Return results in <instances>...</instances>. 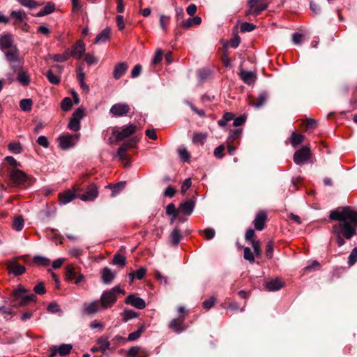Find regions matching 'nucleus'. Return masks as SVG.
<instances>
[{"instance_id":"17","label":"nucleus","mask_w":357,"mask_h":357,"mask_svg":"<svg viewBox=\"0 0 357 357\" xmlns=\"http://www.w3.org/2000/svg\"><path fill=\"white\" fill-rule=\"evenodd\" d=\"M195 206V202L192 199H188L180 204L178 211L186 215H190L192 213Z\"/></svg>"},{"instance_id":"61","label":"nucleus","mask_w":357,"mask_h":357,"mask_svg":"<svg viewBox=\"0 0 357 357\" xmlns=\"http://www.w3.org/2000/svg\"><path fill=\"white\" fill-rule=\"evenodd\" d=\"M169 17H167L164 15H160V25L161 29L163 31H166L167 28Z\"/></svg>"},{"instance_id":"34","label":"nucleus","mask_w":357,"mask_h":357,"mask_svg":"<svg viewBox=\"0 0 357 357\" xmlns=\"http://www.w3.org/2000/svg\"><path fill=\"white\" fill-rule=\"evenodd\" d=\"M33 261L34 264L42 266H48L50 264V259L42 255L34 256Z\"/></svg>"},{"instance_id":"13","label":"nucleus","mask_w":357,"mask_h":357,"mask_svg":"<svg viewBox=\"0 0 357 357\" xmlns=\"http://www.w3.org/2000/svg\"><path fill=\"white\" fill-rule=\"evenodd\" d=\"M126 303L129 304L134 307L142 310L146 307V302L144 299L137 297L135 294L129 295L125 300Z\"/></svg>"},{"instance_id":"59","label":"nucleus","mask_w":357,"mask_h":357,"mask_svg":"<svg viewBox=\"0 0 357 357\" xmlns=\"http://www.w3.org/2000/svg\"><path fill=\"white\" fill-rule=\"evenodd\" d=\"M244 258L245 259L249 261L251 263L255 261V257L251 250L246 247L244 248Z\"/></svg>"},{"instance_id":"62","label":"nucleus","mask_w":357,"mask_h":357,"mask_svg":"<svg viewBox=\"0 0 357 357\" xmlns=\"http://www.w3.org/2000/svg\"><path fill=\"white\" fill-rule=\"evenodd\" d=\"M37 142L44 148H48L50 145L47 138L43 135L38 137Z\"/></svg>"},{"instance_id":"11","label":"nucleus","mask_w":357,"mask_h":357,"mask_svg":"<svg viewBox=\"0 0 357 357\" xmlns=\"http://www.w3.org/2000/svg\"><path fill=\"white\" fill-rule=\"evenodd\" d=\"M136 129V126L130 124L123 127L121 131H114V134L116 136V141L120 142L135 133Z\"/></svg>"},{"instance_id":"19","label":"nucleus","mask_w":357,"mask_h":357,"mask_svg":"<svg viewBox=\"0 0 357 357\" xmlns=\"http://www.w3.org/2000/svg\"><path fill=\"white\" fill-rule=\"evenodd\" d=\"M75 198V194L70 190H66L59 194V202L60 205H65Z\"/></svg>"},{"instance_id":"55","label":"nucleus","mask_w":357,"mask_h":357,"mask_svg":"<svg viewBox=\"0 0 357 357\" xmlns=\"http://www.w3.org/2000/svg\"><path fill=\"white\" fill-rule=\"evenodd\" d=\"M357 261V247L354 248L351 252L349 258H348V264L349 265L353 266Z\"/></svg>"},{"instance_id":"64","label":"nucleus","mask_w":357,"mask_h":357,"mask_svg":"<svg viewBox=\"0 0 357 357\" xmlns=\"http://www.w3.org/2000/svg\"><path fill=\"white\" fill-rule=\"evenodd\" d=\"M215 301V298L213 297H211L209 299L204 301L202 304L203 307L206 310H209L213 306Z\"/></svg>"},{"instance_id":"48","label":"nucleus","mask_w":357,"mask_h":357,"mask_svg":"<svg viewBox=\"0 0 357 357\" xmlns=\"http://www.w3.org/2000/svg\"><path fill=\"white\" fill-rule=\"evenodd\" d=\"M112 264L120 267L126 265V257L121 255H115L112 261Z\"/></svg>"},{"instance_id":"29","label":"nucleus","mask_w":357,"mask_h":357,"mask_svg":"<svg viewBox=\"0 0 357 357\" xmlns=\"http://www.w3.org/2000/svg\"><path fill=\"white\" fill-rule=\"evenodd\" d=\"M49 57L54 62H64L70 57V50H66L63 54L49 55Z\"/></svg>"},{"instance_id":"36","label":"nucleus","mask_w":357,"mask_h":357,"mask_svg":"<svg viewBox=\"0 0 357 357\" xmlns=\"http://www.w3.org/2000/svg\"><path fill=\"white\" fill-rule=\"evenodd\" d=\"M97 344H98V349H100V351L102 353H104L106 350L109 349L110 347V343L108 341V337H99L97 340Z\"/></svg>"},{"instance_id":"54","label":"nucleus","mask_w":357,"mask_h":357,"mask_svg":"<svg viewBox=\"0 0 357 357\" xmlns=\"http://www.w3.org/2000/svg\"><path fill=\"white\" fill-rule=\"evenodd\" d=\"M68 128L73 131H78L80 130V121L71 119L68 123Z\"/></svg>"},{"instance_id":"56","label":"nucleus","mask_w":357,"mask_h":357,"mask_svg":"<svg viewBox=\"0 0 357 357\" xmlns=\"http://www.w3.org/2000/svg\"><path fill=\"white\" fill-rule=\"evenodd\" d=\"M256 26L250 22H243L241 25V31L242 32H250L253 31Z\"/></svg>"},{"instance_id":"18","label":"nucleus","mask_w":357,"mask_h":357,"mask_svg":"<svg viewBox=\"0 0 357 357\" xmlns=\"http://www.w3.org/2000/svg\"><path fill=\"white\" fill-rule=\"evenodd\" d=\"M13 47H17L13 45V38L11 34H6L0 38V49L10 50Z\"/></svg>"},{"instance_id":"9","label":"nucleus","mask_w":357,"mask_h":357,"mask_svg":"<svg viewBox=\"0 0 357 357\" xmlns=\"http://www.w3.org/2000/svg\"><path fill=\"white\" fill-rule=\"evenodd\" d=\"M130 110V107L127 103H116L111 107L109 112L114 116H126Z\"/></svg>"},{"instance_id":"33","label":"nucleus","mask_w":357,"mask_h":357,"mask_svg":"<svg viewBox=\"0 0 357 357\" xmlns=\"http://www.w3.org/2000/svg\"><path fill=\"white\" fill-rule=\"evenodd\" d=\"M17 80L22 86H28L30 83V78L26 71L19 70Z\"/></svg>"},{"instance_id":"15","label":"nucleus","mask_w":357,"mask_h":357,"mask_svg":"<svg viewBox=\"0 0 357 357\" xmlns=\"http://www.w3.org/2000/svg\"><path fill=\"white\" fill-rule=\"evenodd\" d=\"M72 349L71 344H61L59 347L54 346L51 348V354L50 357H54L56 354L63 356L70 352Z\"/></svg>"},{"instance_id":"43","label":"nucleus","mask_w":357,"mask_h":357,"mask_svg":"<svg viewBox=\"0 0 357 357\" xmlns=\"http://www.w3.org/2000/svg\"><path fill=\"white\" fill-rule=\"evenodd\" d=\"M242 133V130L240 128L235 129L234 130H231L229 135L227 138L228 144H231L234 142L236 139H238Z\"/></svg>"},{"instance_id":"63","label":"nucleus","mask_w":357,"mask_h":357,"mask_svg":"<svg viewBox=\"0 0 357 357\" xmlns=\"http://www.w3.org/2000/svg\"><path fill=\"white\" fill-rule=\"evenodd\" d=\"M225 147L224 145H220L218 147H216L214 150V155L217 158H222L223 157L222 152L225 151Z\"/></svg>"},{"instance_id":"25","label":"nucleus","mask_w":357,"mask_h":357,"mask_svg":"<svg viewBox=\"0 0 357 357\" xmlns=\"http://www.w3.org/2000/svg\"><path fill=\"white\" fill-rule=\"evenodd\" d=\"M241 77L245 84L249 85L254 84L257 79V77L254 73L246 70L241 71Z\"/></svg>"},{"instance_id":"2","label":"nucleus","mask_w":357,"mask_h":357,"mask_svg":"<svg viewBox=\"0 0 357 357\" xmlns=\"http://www.w3.org/2000/svg\"><path fill=\"white\" fill-rule=\"evenodd\" d=\"M117 294H124V291L118 286L102 292L99 301L102 310L110 308L115 304Z\"/></svg>"},{"instance_id":"6","label":"nucleus","mask_w":357,"mask_h":357,"mask_svg":"<svg viewBox=\"0 0 357 357\" xmlns=\"http://www.w3.org/2000/svg\"><path fill=\"white\" fill-rule=\"evenodd\" d=\"M9 176L11 181L15 185H23L29 178L25 172L18 169H12L10 172Z\"/></svg>"},{"instance_id":"53","label":"nucleus","mask_w":357,"mask_h":357,"mask_svg":"<svg viewBox=\"0 0 357 357\" xmlns=\"http://www.w3.org/2000/svg\"><path fill=\"white\" fill-rule=\"evenodd\" d=\"M72 100L69 97L63 99L61 107L63 111H69L72 107Z\"/></svg>"},{"instance_id":"3","label":"nucleus","mask_w":357,"mask_h":357,"mask_svg":"<svg viewBox=\"0 0 357 357\" xmlns=\"http://www.w3.org/2000/svg\"><path fill=\"white\" fill-rule=\"evenodd\" d=\"M5 56L14 72H17L22 68L17 47H13L11 50L5 52Z\"/></svg>"},{"instance_id":"20","label":"nucleus","mask_w":357,"mask_h":357,"mask_svg":"<svg viewBox=\"0 0 357 357\" xmlns=\"http://www.w3.org/2000/svg\"><path fill=\"white\" fill-rule=\"evenodd\" d=\"M98 195V192L97 188L95 185H90L85 194L82 195L80 199L82 201H93L94 200Z\"/></svg>"},{"instance_id":"45","label":"nucleus","mask_w":357,"mask_h":357,"mask_svg":"<svg viewBox=\"0 0 357 357\" xmlns=\"http://www.w3.org/2000/svg\"><path fill=\"white\" fill-rule=\"evenodd\" d=\"M144 331V326H141L137 331H135L128 335L127 340L128 341H135V340H137L140 337L141 334L142 333V332Z\"/></svg>"},{"instance_id":"23","label":"nucleus","mask_w":357,"mask_h":357,"mask_svg":"<svg viewBox=\"0 0 357 357\" xmlns=\"http://www.w3.org/2000/svg\"><path fill=\"white\" fill-rule=\"evenodd\" d=\"M115 273L107 267L102 268L101 271L102 280L106 284L112 282L115 278Z\"/></svg>"},{"instance_id":"27","label":"nucleus","mask_w":357,"mask_h":357,"mask_svg":"<svg viewBox=\"0 0 357 357\" xmlns=\"http://www.w3.org/2000/svg\"><path fill=\"white\" fill-rule=\"evenodd\" d=\"M283 287V282L278 278H275L266 282V287L271 291H278Z\"/></svg>"},{"instance_id":"21","label":"nucleus","mask_w":357,"mask_h":357,"mask_svg":"<svg viewBox=\"0 0 357 357\" xmlns=\"http://www.w3.org/2000/svg\"><path fill=\"white\" fill-rule=\"evenodd\" d=\"M128 65L125 62L117 63L114 68L113 76L116 79H120L128 70Z\"/></svg>"},{"instance_id":"8","label":"nucleus","mask_w":357,"mask_h":357,"mask_svg":"<svg viewBox=\"0 0 357 357\" xmlns=\"http://www.w3.org/2000/svg\"><path fill=\"white\" fill-rule=\"evenodd\" d=\"M260 0H249L248 6L250 10L246 11V15L254 14L255 15H259L261 11L267 8L268 4L266 3H259Z\"/></svg>"},{"instance_id":"49","label":"nucleus","mask_w":357,"mask_h":357,"mask_svg":"<svg viewBox=\"0 0 357 357\" xmlns=\"http://www.w3.org/2000/svg\"><path fill=\"white\" fill-rule=\"evenodd\" d=\"M170 238L173 245H178L181 241L179 230L178 229H174L170 234Z\"/></svg>"},{"instance_id":"7","label":"nucleus","mask_w":357,"mask_h":357,"mask_svg":"<svg viewBox=\"0 0 357 357\" xmlns=\"http://www.w3.org/2000/svg\"><path fill=\"white\" fill-rule=\"evenodd\" d=\"M310 156V149L307 146H303L296 151L294 155V161L298 165H301L307 161Z\"/></svg>"},{"instance_id":"50","label":"nucleus","mask_w":357,"mask_h":357,"mask_svg":"<svg viewBox=\"0 0 357 357\" xmlns=\"http://www.w3.org/2000/svg\"><path fill=\"white\" fill-rule=\"evenodd\" d=\"M13 227L16 231H21L23 229L24 219L22 216H17L14 219Z\"/></svg>"},{"instance_id":"60","label":"nucleus","mask_w":357,"mask_h":357,"mask_svg":"<svg viewBox=\"0 0 357 357\" xmlns=\"http://www.w3.org/2000/svg\"><path fill=\"white\" fill-rule=\"evenodd\" d=\"M18 1L21 5L29 8H33L36 6V3L34 0H18Z\"/></svg>"},{"instance_id":"35","label":"nucleus","mask_w":357,"mask_h":357,"mask_svg":"<svg viewBox=\"0 0 357 357\" xmlns=\"http://www.w3.org/2000/svg\"><path fill=\"white\" fill-rule=\"evenodd\" d=\"M207 138V134L203 132H196L192 137V142L195 144L203 145Z\"/></svg>"},{"instance_id":"4","label":"nucleus","mask_w":357,"mask_h":357,"mask_svg":"<svg viewBox=\"0 0 357 357\" xmlns=\"http://www.w3.org/2000/svg\"><path fill=\"white\" fill-rule=\"evenodd\" d=\"M79 139V134L70 135L66 134L59 137L58 142L59 146L67 150L74 146Z\"/></svg>"},{"instance_id":"42","label":"nucleus","mask_w":357,"mask_h":357,"mask_svg":"<svg viewBox=\"0 0 357 357\" xmlns=\"http://www.w3.org/2000/svg\"><path fill=\"white\" fill-rule=\"evenodd\" d=\"M55 10V6L52 3H48L43 9L38 13V16H44L53 13Z\"/></svg>"},{"instance_id":"41","label":"nucleus","mask_w":357,"mask_h":357,"mask_svg":"<svg viewBox=\"0 0 357 357\" xmlns=\"http://www.w3.org/2000/svg\"><path fill=\"white\" fill-rule=\"evenodd\" d=\"M137 313L130 309H125L122 313L123 320L126 322L132 319L137 317Z\"/></svg>"},{"instance_id":"28","label":"nucleus","mask_w":357,"mask_h":357,"mask_svg":"<svg viewBox=\"0 0 357 357\" xmlns=\"http://www.w3.org/2000/svg\"><path fill=\"white\" fill-rule=\"evenodd\" d=\"M268 93L266 92H261L258 96L257 102L251 101L250 105L257 109L261 107L268 100Z\"/></svg>"},{"instance_id":"5","label":"nucleus","mask_w":357,"mask_h":357,"mask_svg":"<svg viewBox=\"0 0 357 357\" xmlns=\"http://www.w3.org/2000/svg\"><path fill=\"white\" fill-rule=\"evenodd\" d=\"M102 310L99 301L94 300L91 302H85L82 305V313L91 316Z\"/></svg>"},{"instance_id":"47","label":"nucleus","mask_w":357,"mask_h":357,"mask_svg":"<svg viewBox=\"0 0 357 357\" xmlns=\"http://www.w3.org/2000/svg\"><path fill=\"white\" fill-rule=\"evenodd\" d=\"M179 213L178 209L176 210L175 208V205L174 204H169L166 207V213L169 215H172L173 216L172 222L176 219L178 213Z\"/></svg>"},{"instance_id":"30","label":"nucleus","mask_w":357,"mask_h":357,"mask_svg":"<svg viewBox=\"0 0 357 357\" xmlns=\"http://www.w3.org/2000/svg\"><path fill=\"white\" fill-rule=\"evenodd\" d=\"M8 270L15 276H18L25 272V267L17 264H11L8 266Z\"/></svg>"},{"instance_id":"16","label":"nucleus","mask_w":357,"mask_h":357,"mask_svg":"<svg viewBox=\"0 0 357 357\" xmlns=\"http://www.w3.org/2000/svg\"><path fill=\"white\" fill-rule=\"evenodd\" d=\"M266 219L267 215L265 211L257 213L253 222L255 229L259 231L264 229Z\"/></svg>"},{"instance_id":"31","label":"nucleus","mask_w":357,"mask_h":357,"mask_svg":"<svg viewBox=\"0 0 357 357\" xmlns=\"http://www.w3.org/2000/svg\"><path fill=\"white\" fill-rule=\"evenodd\" d=\"M146 270L144 268H140L136 271L131 272L128 274V277L130 280V283H132L135 278L138 280H142L146 275Z\"/></svg>"},{"instance_id":"32","label":"nucleus","mask_w":357,"mask_h":357,"mask_svg":"<svg viewBox=\"0 0 357 357\" xmlns=\"http://www.w3.org/2000/svg\"><path fill=\"white\" fill-rule=\"evenodd\" d=\"M27 290L24 288L22 285H19L13 291V296L14 300L20 301L27 293Z\"/></svg>"},{"instance_id":"26","label":"nucleus","mask_w":357,"mask_h":357,"mask_svg":"<svg viewBox=\"0 0 357 357\" xmlns=\"http://www.w3.org/2000/svg\"><path fill=\"white\" fill-rule=\"evenodd\" d=\"M111 29L109 27L103 29L100 33H98L96 38L95 43H105L110 37Z\"/></svg>"},{"instance_id":"57","label":"nucleus","mask_w":357,"mask_h":357,"mask_svg":"<svg viewBox=\"0 0 357 357\" xmlns=\"http://www.w3.org/2000/svg\"><path fill=\"white\" fill-rule=\"evenodd\" d=\"M84 116V109L83 108L77 109L73 114L72 119L80 121Z\"/></svg>"},{"instance_id":"10","label":"nucleus","mask_w":357,"mask_h":357,"mask_svg":"<svg viewBox=\"0 0 357 357\" xmlns=\"http://www.w3.org/2000/svg\"><path fill=\"white\" fill-rule=\"evenodd\" d=\"M138 137H135L123 143V144L120 146L117 151V156L119 158V159L121 160H125L127 151L129 149L134 147L138 143Z\"/></svg>"},{"instance_id":"39","label":"nucleus","mask_w":357,"mask_h":357,"mask_svg":"<svg viewBox=\"0 0 357 357\" xmlns=\"http://www.w3.org/2000/svg\"><path fill=\"white\" fill-rule=\"evenodd\" d=\"M45 75L48 81L52 84H58L61 82L60 77L54 74L52 70H47Z\"/></svg>"},{"instance_id":"38","label":"nucleus","mask_w":357,"mask_h":357,"mask_svg":"<svg viewBox=\"0 0 357 357\" xmlns=\"http://www.w3.org/2000/svg\"><path fill=\"white\" fill-rule=\"evenodd\" d=\"M291 144L294 147L297 146L299 144L302 143L304 140V136L301 134H298L293 132L291 135Z\"/></svg>"},{"instance_id":"58","label":"nucleus","mask_w":357,"mask_h":357,"mask_svg":"<svg viewBox=\"0 0 357 357\" xmlns=\"http://www.w3.org/2000/svg\"><path fill=\"white\" fill-rule=\"evenodd\" d=\"M178 154L180 158L183 161H188L190 158V154L185 147H181L178 149Z\"/></svg>"},{"instance_id":"37","label":"nucleus","mask_w":357,"mask_h":357,"mask_svg":"<svg viewBox=\"0 0 357 357\" xmlns=\"http://www.w3.org/2000/svg\"><path fill=\"white\" fill-rule=\"evenodd\" d=\"M8 150L14 154H20L22 151V146L19 142H12L8 145Z\"/></svg>"},{"instance_id":"44","label":"nucleus","mask_w":357,"mask_h":357,"mask_svg":"<svg viewBox=\"0 0 357 357\" xmlns=\"http://www.w3.org/2000/svg\"><path fill=\"white\" fill-rule=\"evenodd\" d=\"M77 273L75 271V268L73 265H68L66 268V277L68 280H73L75 279V276Z\"/></svg>"},{"instance_id":"1","label":"nucleus","mask_w":357,"mask_h":357,"mask_svg":"<svg viewBox=\"0 0 357 357\" xmlns=\"http://www.w3.org/2000/svg\"><path fill=\"white\" fill-rule=\"evenodd\" d=\"M329 218L331 220L339 221L337 224L334 225V229L337 232L343 229L344 238L350 239L356 234L357 211L346 206L340 210L331 211Z\"/></svg>"},{"instance_id":"12","label":"nucleus","mask_w":357,"mask_h":357,"mask_svg":"<svg viewBox=\"0 0 357 357\" xmlns=\"http://www.w3.org/2000/svg\"><path fill=\"white\" fill-rule=\"evenodd\" d=\"M10 16L14 19V24L16 25H21L22 24H24L23 26H22V30L25 31V26H26V23L24 22L25 19L26 18V13L22 10H13L10 13Z\"/></svg>"},{"instance_id":"40","label":"nucleus","mask_w":357,"mask_h":357,"mask_svg":"<svg viewBox=\"0 0 357 357\" xmlns=\"http://www.w3.org/2000/svg\"><path fill=\"white\" fill-rule=\"evenodd\" d=\"M33 301H36V296L33 294L30 295L26 294L25 296H24L22 299L19 301L18 304H15L13 306L15 307L25 306L27 303Z\"/></svg>"},{"instance_id":"24","label":"nucleus","mask_w":357,"mask_h":357,"mask_svg":"<svg viewBox=\"0 0 357 357\" xmlns=\"http://www.w3.org/2000/svg\"><path fill=\"white\" fill-rule=\"evenodd\" d=\"M202 22V19L199 16H195L193 17H190L185 20H183L180 26L185 28V29H189L192 27L193 25H199Z\"/></svg>"},{"instance_id":"14","label":"nucleus","mask_w":357,"mask_h":357,"mask_svg":"<svg viewBox=\"0 0 357 357\" xmlns=\"http://www.w3.org/2000/svg\"><path fill=\"white\" fill-rule=\"evenodd\" d=\"M85 52V45L82 40L77 41L70 50V56L75 59H80Z\"/></svg>"},{"instance_id":"51","label":"nucleus","mask_w":357,"mask_h":357,"mask_svg":"<svg viewBox=\"0 0 357 357\" xmlns=\"http://www.w3.org/2000/svg\"><path fill=\"white\" fill-rule=\"evenodd\" d=\"M332 231L333 234H335L337 236V244L339 247L342 246L345 243V241L344 240V231L343 229L341 230L340 232L335 231V229H334V225L332 227Z\"/></svg>"},{"instance_id":"52","label":"nucleus","mask_w":357,"mask_h":357,"mask_svg":"<svg viewBox=\"0 0 357 357\" xmlns=\"http://www.w3.org/2000/svg\"><path fill=\"white\" fill-rule=\"evenodd\" d=\"M125 187V182H119L112 186V197H115L119 192H121Z\"/></svg>"},{"instance_id":"46","label":"nucleus","mask_w":357,"mask_h":357,"mask_svg":"<svg viewBox=\"0 0 357 357\" xmlns=\"http://www.w3.org/2000/svg\"><path fill=\"white\" fill-rule=\"evenodd\" d=\"M33 102L31 99H22L20 102V107L22 110L29 112L31 109Z\"/></svg>"},{"instance_id":"22","label":"nucleus","mask_w":357,"mask_h":357,"mask_svg":"<svg viewBox=\"0 0 357 357\" xmlns=\"http://www.w3.org/2000/svg\"><path fill=\"white\" fill-rule=\"evenodd\" d=\"M184 318L181 317L179 319H174L169 323V327L174 332L179 333L185 331V328L183 326Z\"/></svg>"}]
</instances>
